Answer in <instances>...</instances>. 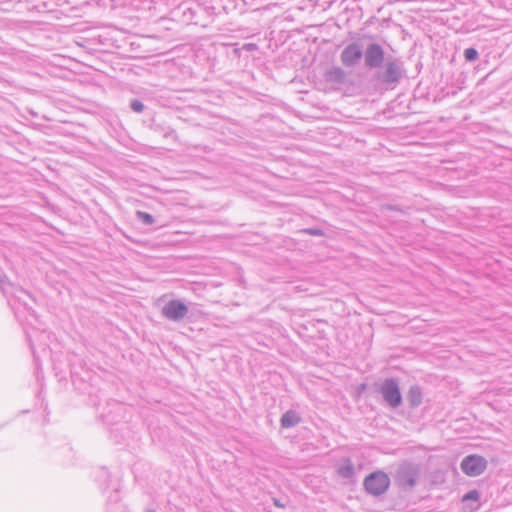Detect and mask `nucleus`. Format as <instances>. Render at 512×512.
Segmentation results:
<instances>
[{
  "mask_svg": "<svg viewBox=\"0 0 512 512\" xmlns=\"http://www.w3.org/2000/svg\"><path fill=\"white\" fill-rule=\"evenodd\" d=\"M406 399L411 408H416L422 403V391L418 385H412L406 395Z\"/></svg>",
  "mask_w": 512,
  "mask_h": 512,
  "instance_id": "9b49d317",
  "label": "nucleus"
},
{
  "mask_svg": "<svg viewBox=\"0 0 512 512\" xmlns=\"http://www.w3.org/2000/svg\"><path fill=\"white\" fill-rule=\"evenodd\" d=\"M304 232L311 236H323L324 232L319 228H308L305 229Z\"/></svg>",
  "mask_w": 512,
  "mask_h": 512,
  "instance_id": "f3484780",
  "label": "nucleus"
},
{
  "mask_svg": "<svg viewBox=\"0 0 512 512\" xmlns=\"http://www.w3.org/2000/svg\"><path fill=\"white\" fill-rule=\"evenodd\" d=\"M478 499H479V492L477 490H471L463 496V501H468V500L477 501Z\"/></svg>",
  "mask_w": 512,
  "mask_h": 512,
  "instance_id": "dca6fc26",
  "label": "nucleus"
},
{
  "mask_svg": "<svg viewBox=\"0 0 512 512\" xmlns=\"http://www.w3.org/2000/svg\"><path fill=\"white\" fill-rule=\"evenodd\" d=\"M145 512H156V511H155L154 509H150V508H148V509H146V511H145Z\"/></svg>",
  "mask_w": 512,
  "mask_h": 512,
  "instance_id": "4be33fe9",
  "label": "nucleus"
},
{
  "mask_svg": "<svg viewBox=\"0 0 512 512\" xmlns=\"http://www.w3.org/2000/svg\"><path fill=\"white\" fill-rule=\"evenodd\" d=\"M383 209H386V210H394V211H399V212H404V210L398 206V205H392V204H387V205H384L383 206Z\"/></svg>",
  "mask_w": 512,
  "mask_h": 512,
  "instance_id": "a211bd4d",
  "label": "nucleus"
},
{
  "mask_svg": "<svg viewBox=\"0 0 512 512\" xmlns=\"http://www.w3.org/2000/svg\"><path fill=\"white\" fill-rule=\"evenodd\" d=\"M339 474L344 478H350L354 474V467L352 464H347L339 469Z\"/></svg>",
  "mask_w": 512,
  "mask_h": 512,
  "instance_id": "4468645a",
  "label": "nucleus"
},
{
  "mask_svg": "<svg viewBox=\"0 0 512 512\" xmlns=\"http://www.w3.org/2000/svg\"><path fill=\"white\" fill-rule=\"evenodd\" d=\"M274 504H275L276 506H282V505L279 503V501H278V500H274Z\"/></svg>",
  "mask_w": 512,
  "mask_h": 512,
  "instance_id": "412c9836",
  "label": "nucleus"
},
{
  "mask_svg": "<svg viewBox=\"0 0 512 512\" xmlns=\"http://www.w3.org/2000/svg\"><path fill=\"white\" fill-rule=\"evenodd\" d=\"M136 217L145 225H152L155 222L154 217L151 214L144 211H137Z\"/></svg>",
  "mask_w": 512,
  "mask_h": 512,
  "instance_id": "f8f14e48",
  "label": "nucleus"
},
{
  "mask_svg": "<svg viewBox=\"0 0 512 512\" xmlns=\"http://www.w3.org/2000/svg\"><path fill=\"white\" fill-rule=\"evenodd\" d=\"M188 312L187 305L179 299L168 301L161 309L162 316L173 322H181Z\"/></svg>",
  "mask_w": 512,
  "mask_h": 512,
  "instance_id": "39448f33",
  "label": "nucleus"
},
{
  "mask_svg": "<svg viewBox=\"0 0 512 512\" xmlns=\"http://www.w3.org/2000/svg\"><path fill=\"white\" fill-rule=\"evenodd\" d=\"M403 62L400 59L390 58L386 61L384 69L376 74V78L382 84L395 86L403 78Z\"/></svg>",
  "mask_w": 512,
  "mask_h": 512,
  "instance_id": "f03ea898",
  "label": "nucleus"
},
{
  "mask_svg": "<svg viewBox=\"0 0 512 512\" xmlns=\"http://www.w3.org/2000/svg\"><path fill=\"white\" fill-rule=\"evenodd\" d=\"M300 422H301V416L299 415V413L297 411L292 410V409L286 411L280 419V424H281L282 428L295 427Z\"/></svg>",
  "mask_w": 512,
  "mask_h": 512,
  "instance_id": "9d476101",
  "label": "nucleus"
},
{
  "mask_svg": "<svg viewBox=\"0 0 512 512\" xmlns=\"http://www.w3.org/2000/svg\"><path fill=\"white\" fill-rule=\"evenodd\" d=\"M324 78L327 82L344 84L347 79V73L341 67L333 66L325 71Z\"/></svg>",
  "mask_w": 512,
  "mask_h": 512,
  "instance_id": "1a4fd4ad",
  "label": "nucleus"
},
{
  "mask_svg": "<svg viewBox=\"0 0 512 512\" xmlns=\"http://www.w3.org/2000/svg\"><path fill=\"white\" fill-rule=\"evenodd\" d=\"M363 486L368 494L378 497L389 489L390 478L383 471H375L365 477Z\"/></svg>",
  "mask_w": 512,
  "mask_h": 512,
  "instance_id": "7ed1b4c3",
  "label": "nucleus"
},
{
  "mask_svg": "<svg viewBox=\"0 0 512 512\" xmlns=\"http://www.w3.org/2000/svg\"><path fill=\"white\" fill-rule=\"evenodd\" d=\"M113 500H114L115 502H117V501H118V490H117V489H115V491H114V497H113Z\"/></svg>",
  "mask_w": 512,
  "mask_h": 512,
  "instance_id": "aec40b11",
  "label": "nucleus"
},
{
  "mask_svg": "<svg viewBox=\"0 0 512 512\" xmlns=\"http://www.w3.org/2000/svg\"><path fill=\"white\" fill-rule=\"evenodd\" d=\"M420 475V464L404 461L399 464L394 479L399 488L407 490L412 489L417 485Z\"/></svg>",
  "mask_w": 512,
  "mask_h": 512,
  "instance_id": "f257e3e1",
  "label": "nucleus"
},
{
  "mask_svg": "<svg viewBox=\"0 0 512 512\" xmlns=\"http://www.w3.org/2000/svg\"><path fill=\"white\" fill-rule=\"evenodd\" d=\"M363 57V49L358 42L348 44L340 54L341 63L347 68L357 66Z\"/></svg>",
  "mask_w": 512,
  "mask_h": 512,
  "instance_id": "0eeeda50",
  "label": "nucleus"
},
{
  "mask_svg": "<svg viewBox=\"0 0 512 512\" xmlns=\"http://www.w3.org/2000/svg\"><path fill=\"white\" fill-rule=\"evenodd\" d=\"M487 460L477 454H472L464 457L461 462V470L464 474L470 477L481 475L487 468Z\"/></svg>",
  "mask_w": 512,
  "mask_h": 512,
  "instance_id": "423d86ee",
  "label": "nucleus"
},
{
  "mask_svg": "<svg viewBox=\"0 0 512 512\" xmlns=\"http://www.w3.org/2000/svg\"><path fill=\"white\" fill-rule=\"evenodd\" d=\"M365 66L369 69L380 68L385 59V52L378 43H371L363 53Z\"/></svg>",
  "mask_w": 512,
  "mask_h": 512,
  "instance_id": "6e6552de",
  "label": "nucleus"
},
{
  "mask_svg": "<svg viewBox=\"0 0 512 512\" xmlns=\"http://www.w3.org/2000/svg\"><path fill=\"white\" fill-rule=\"evenodd\" d=\"M379 392L389 407L396 409L402 404V395L397 379H385L380 385Z\"/></svg>",
  "mask_w": 512,
  "mask_h": 512,
  "instance_id": "20e7f679",
  "label": "nucleus"
},
{
  "mask_svg": "<svg viewBox=\"0 0 512 512\" xmlns=\"http://www.w3.org/2000/svg\"><path fill=\"white\" fill-rule=\"evenodd\" d=\"M21 293H23V294H25V295H27V296L31 297V296H30V294H28V293H27L26 291H24V290H21Z\"/></svg>",
  "mask_w": 512,
  "mask_h": 512,
  "instance_id": "5701e85b",
  "label": "nucleus"
},
{
  "mask_svg": "<svg viewBox=\"0 0 512 512\" xmlns=\"http://www.w3.org/2000/svg\"><path fill=\"white\" fill-rule=\"evenodd\" d=\"M165 137H173V138H175V137H176V132H175V130H173V129L168 130V131L165 133Z\"/></svg>",
  "mask_w": 512,
  "mask_h": 512,
  "instance_id": "6ab92c4d",
  "label": "nucleus"
},
{
  "mask_svg": "<svg viewBox=\"0 0 512 512\" xmlns=\"http://www.w3.org/2000/svg\"><path fill=\"white\" fill-rule=\"evenodd\" d=\"M130 108L135 112V113H142L145 109V105L138 99H133L131 100L130 102Z\"/></svg>",
  "mask_w": 512,
  "mask_h": 512,
  "instance_id": "2eb2a0df",
  "label": "nucleus"
},
{
  "mask_svg": "<svg viewBox=\"0 0 512 512\" xmlns=\"http://www.w3.org/2000/svg\"><path fill=\"white\" fill-rule=\"evenodd\" d=\"M463 55L467 62H474L479 58L478 51L473 47L465 49Z\"/></svg>",
  "mask_w": 512,
  "mask_h": 512,
  "instance_id": "ddd939ff",
  "label": "nucleus"
}]
</instances>
